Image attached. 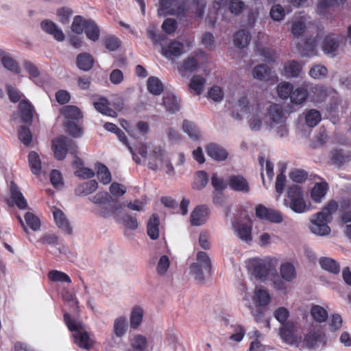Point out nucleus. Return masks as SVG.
Masks as SVG:
<instances>
[{"label": "nucleus", "mask_w": 351, "mask_h": 351, "mask_svg": "<svg viewBox=\"0 0 351 351\" xmlns=\"http://www.w3.org/2000/svg\"><path fill=\"white\" fill-rule=\"evenodd\" d=\"M25 220L27 225L34 231H37L40 228V219L34 213L27 212L25 214Z\"/></svg>", "instance_id": "bf43d9fd"}, {"label": "nucleus", "mask_w": 351, "mask_h": 351, "mask_svg": "<svg viewBox=\"0 0 351 351\" xmlns=\"http://www.w3.org/2000/svg\"><path fill=\"white\" fill-rule=\"evenodd\" d=\"M248 268L256 278L265 280L269 274L271 264L261 258H254L250 260Z\"/></svg>", "instance_id": "1a4fd4ad"}, {"label": "nucleus", "mask_w": 351, "mask_h": 351, "mask_svg": "<svg viewBox=\"0 0 351 351\" xmlns=\"http://www.w3.org/2000/svg\"><path fill=\"white\" fill-rule=\"evenodd\" d=\"M182 130L191 138L197 140L201 136L200 132L198 128L197 127L195 123L191 121L186 119L183 121Z\"/></svg>", "instance_id": "a19ab883"}, {"label": "nucleus", "mask_w": 351, "mask_h": 351, "mask_svg": "<svg viewBox=\"0 0 351 351\" xmlns=\"http://www.w3.org/2000/svg\"><path fill=\"white\" fill-rule=\"evenodd\" d=\"M51 149L54 157L58 160L65 158L67 152L76 156L77 154V146L75 141L64 136H60L52 141Z\"/></svg>", "instance_id": "423d86ee"}, {"label": "nucleus", "mask_w": 351, "mask_h": 351, "mask_svg": "<svg viewBox=\"0 0 351 351\" xmlns=\"http://www.w3.org/2000/svg\"><path fill=\"white\" fill-rule=\"evenodd\" d=\"M302 66L295 60L288 61L284 66L285 75L288 77H299Z\"/></svg>", "instance_id": "473e14b6"}, {"label": "nucleus", "mask_w": 351, "mask_h": 351, "mask_svg": "<svg viewBox=\"0 0 351 351\" xmlns=\"http://www.w3.org/2000/svg\"><path fill=\"white\" fill-rule=\"evenodd\" d=\"M302 56L311 57L317 54L316 40L315 38H306L303 47L298 46Z\"/></svg>", "instance_id": "7c9ffc66"}, {"label": "nucleus", "mask_w": 351, "mask_h": 351, "mask_svg": "<svg viewBox=\"0 0 351 351\" xmlns=\"http://www.w3.org/2000/svg\"><path fill=\"white\" fill-rule=\"evenodd\" d=\"M95 60L93 57L88 53H81L76 58V65L82 71H88L94 65Z\"/></svg>", "instance_id": "b1692460"}, {"label": "nucleus", "mask_w": 351, "mask_h": 351, "mask_svg": "<svg viewBox=\"0 0 351 351\" xmlns=\"http://www.w3.org/2000/svg\"><path fill=\"white\" fill-rule=\"evenodd\" d=\"M19 138L25 145H29L32 139V132L27 126L22 125L19 129Z\"/></svg>", "instance_id": "680f3d73"}, {"label": "nucleus", "mask_w": 351, "mask_h": 351, "mask_svg": "<svg viewBox=\"0 0 351 351\" xmlns=\"http://www.w3.org/2000/svg\"><path fill=\"white\" fill-rule=\"evenodd\" d=\"M323 341L322 333L319 331H310L304 339L306 346L309 349H315Z\"/></svg>", "instance_id": "c756f323"}, {"label": "nucleus", "mask_w": 351, "mask_h": 351, "mask_svg": "<svg viewBox=\"0 0 351 351\" xmlns=\"http://www.w3.org/2000/svg\"><path fill=\"white\" fill-rule=\"evenodd\" d=\"M127 329L128 322L125 317L121 316L114 320L113 330L117 337H123L125 334Z\"/></svg>", "instance_id": "8fccbe9b"}, {"label": "nucleus", "mask_w": 351, "mask_h": 351, "mask_svg": "<svg viewBox=\"0 0 351 351\" xmlns=\"http://www.w3.org/2000/svg\"><path fill=\"white\" fill-rule=\"evenodd\" d=\"M159 217L157 215L153 214L147 224V234L153 240L157 239L159 237Z\"/></svg>", "instance_id": "cd10ccee"}, {"label": "nucleus", "mask_w": 351, "mask_h": 351, "mask_svg": "<svg viewBox=\"0 0 351 351\" xmlns=\"http://www.w3.org/2000/svg\"><path fill=\"white\" fill-rule=\"evenodd\" d=\"M340 216L343 223L351 222V197L343 199L340 202Z\"/></svg>", "instance_id": "f704fd0d"}, {"label": "nucleus", "mask_w": 351, "mask_h": 351, "mask_svg": "<svg viewBox=\"0 0 351 351\" xmlns=\"http://www.w3.org/2000/svg\"><path fill=\"white\" fill-rule=\"evenodd\" d=\"M19 111L21 121L25 123L31 124L34 111L33 105L27 100H22L19 104Z\"/></svg>", "instance_id": "dca6fc26"}, {"label": "nucleus", "mask_w": 351, "mask_h": 351, "mask_svg": "<svg viewBox=\"0 0 351 351\" xmlns=\"http://www.w3.org/2000/svg\"><path fill=\"white\" fill-rule=\"evenodd\" d=\"M48 278L52 282L71 283V279L66 274L58 270L49 271L48 273Z\"/></svg>", "instance_id": "13d9d810"}, {"label": "nucleus", "mask_w": 351, "mask_h": 351, "mask_svg": "<svg viewBox=\"0 0 351 351\" xmlns=\"http://www.w3.org/2000/svg\"><path fill=\"white\" fill-rule=\"evenodd\" d=\"M0 61L2 65L12 73L14 74H19L21 73V68L17 61L1 49Z\"/></svg>", "instance_id": "f3484780"}, {"label": "nucleus", "mask_w": 351, "mask_h": 351, "mask_svg": "<svg viewBox=\"0 0 351 351\" xmlns=\"http://www.w3.org/2000/svg\"><path fill=\"white\" fill-rule=\"evenodd\" d=\"M53 215L56 225L65 233L70 234L72 232V228L70 226L64 213L60 209H55Z\"/></svg>", "instance_id": "5701e85b"}, {"label": "nucleus", "mask_w": 351, "mask_h": 351, "mask_svg": "<svg viewBox=\"0 0 351 351\" xmlns=\"http://www.w3.org/2000/svg\"><path fill=\"white\" fill-rule=\"evenodd\" d=\"M328 73L326 67L322 65H315L309 71V75L314 79H321Z\"/></svg>", "instance_id": "774afa93"}, {"label": "nucleus", "mask_w": 351, "mask_h": 351, "mask_svg": "<svg viewBox=\"0 0 351 351\" xmlns=\"http://www.w3.org/2000/svg\"><path fill=\"white\" fill-rule=\"evenodd\" d=\"M209 216V209L205 205L196 206L191 212L190 222L192 226H199L204 224Z\"/></svg>", "instance_id": "f8f14e48"}, {"label": "nucleus", "mask_w": 351, "mask_h": 351, "mask_svg": "<svg viewBox=\"0 0 351 351\" xmlns=\"http://www.w3.org/2000/svg\"><path fill=\"white\" fill-rule=\"evenodd\" d=\"M295 324L293 322L289 321L282 324L279 335L283 341L289 344H293L295 341L294 331Z\"/></svg>", "instance_id": "a211bd4d"}, {"label": "nucleus", "mask_w": 351, "mask_h": 351, "mask_svg": "<svg viewBox=\"0 0 351 351\" xmlns=\"http://www.w3.org/2000/svg\"><path fill=\"white\" fill-rule=\"evenodd\" d=\"M338 209V203L334 200H330L322 210L313 216L310 226L311 231L319 236H326L330 234V228L328 223L332 219V215Z\"/></svg>", "instance_id": "f257e3e1"}, {"label": "nucleus", "mask_w": 351, "mask_h": 351, "mask_svg": "<svg viewBox=\"0 0 351 351\" xmlns=\"http://www.w3.org/2000/svg\"><path fill=\"white\" fill-rule=\"evenodd\" d=\"M72 14L73 10L69 8L63 7L57 10V16L60 22L62 24L69 23Z\"/></svg>", "instance_id": "69168bd1"}, {"label": "nucleus", "mask_w": 351, "mask_h": 351, "mask_svg": "<svg viewBox=\"0 0 351 351\" xmlns=\"http://www.w3.org/2000/svg\"><path fill=\"white\" fill-rule=\"evenodd\" d=\"M80 121H64V126L69 134L73 137H80L83 134V129L80 124Z\"/></svg>", "instance_id": "49530a36"}, {"label": "nucleus", "mask_w": 351, "mask_h": 351, "mask_svg": "<svg viewBox=\"0 0 351 351\" xmlns=\"http://www.w3.org/2000/svg\"><path fill=\"white\" fill-rule=\"evenodd\" d=\"M206 83V79L200 75H195L191 79L189 88L194 92L195 95H200Z\"/></svg>", "instance_id": "79ce46f5"}, {"label": "nucleus", "mask_w": 351, "mask_h": 351, "mask_svg": "<svg viewBox=\"0 0 351 351\" xmlns=\"http://www.w3.org/2000/svg\"><path fill=\"white\" fill-rule=\"evenodd\" d=\"M197 260L199 263H193L191 265V273L195 276V278L199 281L204 280L202 267L208 273L211 271V261L205 252H199L197 254Z\"/></svg>", "instance_id": "6e6552de"}, {"label": "nucleus", "mask_w": 351, "mask_h": 351, "mask_svg": "<svg viewBox=\"0 0 351 351\" xmlns=\"http://www.w3.org/2000/svg\"><path fill=\"white\" fill-rule=\"evenodd\" d=\"M89 200L95 204L99 205L95 210V213L101 217L108 218L114 215L117 218V211L122 208V205L119 204L117 200H114L108 192L100 191Z\"/></svg>", "instance_id": "f03ea898"}, {"label": "nucleus", "mask_w": 351, "mask_h": 351, "mask_svg": "<svg viewBox=\"0 0 351 351\" xmlns=\"http://www.w3.org/2000/svg\"><path fill=\"white\" fill-rule=\"evenodd\" d=\"M308 93L307 90L303 87H298L295 90L293 89L290 99L291 103L294 104H302L308 98Z\"/></svg>", "instance_id": "ea45409f"}, {"label": "nucleus", "mask_w": 351, "mask_h": 351, "mask_svg": "<svg viewBox=\"0 0 351 351\" xmlns=\"http://www.w3.org/2000/svg\"><path fill=\"white\" fill-rule=\"evenodd\" d=\"M206 153L208 156L217 161L225 160L228 155L225 149L215 143L208 145Z\"/></svg>", "instance_id": "aec40b11"}, {"label": "nucleus", "mask_w": 351, "mask_h": 351, "mask_svg": "<svg viewBox=\"0 0 351 351\" xmlns=\"http://www.w3.org/2000/svg\"><path fill=\"white\" fill-rule=\"evenodd\" d=\"M147 339L141 335H136L132 341L131 345L134 350L143 351L147 347Z\"/></svg>", "instance_id": "e2e57ef3"}, {"label": "nucleus", "mask_w": 351, "mask_h": 351, "mask_svg": "<svg viewBox=\"0 0 351 351\" xmlns=\"http://www.w3.org/2000/svg\"><path fill=\"white\" fill-rule=\"evenodd\" d=\"M255 212L256 217L263 221L274 223H280L283 221V215L280 211L267 208L263 204L256 206Z\"/></svg>", "instance_id": "9d476101"}, {"label": "nucleus", "mask_w": 351, "mask_h": 351, "mask_svg": "<svg viewBox=\"0 0 351 351\" xmlns=\"http://www.w3.org/2000/svg\"><path fill=\"white\" fill-rule=\"evenodd\" d=\"M339 47V41L338 38L332 34L324 38L322 47L325 53L335 56Z\"/></svg>", "instance_id": "412c9836"}, {"label": "nucleus", "mask_w": 351, "mask_h": 351, "mask_svg": "<svg viewBox=\"0 0 351 351\" xmlns=\"http://www.w3.org/2000/svg\"><path fill=\"white\" fill-rule=\"evenodd\" d=\"M208 182V175L204 171H198L194 178L193 188L197 190L204 189Z\"/></svg>", "instance_id": "603ef678"}, {"label": "nucleus", "mask_w": 351, "mask_h": 351, "mask_svg": "<svg viewBox=\"0 0 351 351\" xmlns=\"http://www.w3.org/2000/svg\"><path fill=\"white\" fill-rule=\"evenodd\" d=\"M97 170V177L99 181L104 184H109L111 180V173L108 167L102 163H97L96 165Z\"/></svg>", "instance_id": "3c124183"}, {"label": "nucleus", "mask_w": 351, "mask_h": 351, "mask_svg": "<svg viewBox=\"0 0 351 351\" xmlns=\"http://www.w3.org/2000/svg\"><path fill=\"white\" fill-rule=\"evenodd\" d=\"M268 114L270 118L271 125L273 126L278 123H282L287 119L286 112L280 104H271L268 109Z\"/></svg>", "instance_id": "4468645a"}, {"label": "nucleus", "mask_w": 351, "mask_h": 351, "mask_svg": "<svg viewBox=\"0 0 351 351\" xmlns=\"http://www.w3.org/2000/svg\"><path fill=\"white\" fill-rule=\"evenodd\" d=\"M103 43L106 49L110 51H115L120 47L121 41L114 35H108L104 38Z\"/></svg>", "instance_id": "5fc2aeb1"}, {"label": "nucleus", "mask_w": 351, "mask_h": 351, "mask_svg": "<svg viewBox=\"0 0 351 351\" xmlns=\"http://www.w3.org/2000/svg\"><path fill=\"white\" fill-rule=\"evenodd\" d=\"M40 28L45 33L53 36V37L58 42L64 40V34L57 25L52 21L45 19L40 23Z\"/></svg>", "instance_id": "ddd939ff"}, {"label": "nucleus", "mask_w": 351, "mask_h": 351, "mask_svg": "<svg viewBox=\"0 0 351 351\" xmlns=\"http://www.w3.org/2000/svg\"><path fill=\"white\" fill-rule=\"evenodd\" d=\"M230 0H214L213 1V9L214 10L213 16L208 15L206 18V22L211 27H213L216 23V15L220 10H226L229 8Z\"/></svg>", "instance_id": "4be33fe9"}, {"label": "nucleus", "mask_w": 351, "mask_h": 351, "mask_svg": "<svg viewBox=\"0 0 351 351\" xmlns=\"http://www.w3.org/2000/svg\"><path fill=\"white\" fill-rule=\"evenodd\" d=\"M331 160L333 164L341 166L350 160V156L344 155L341 150L335 149L331 152Z\"/></svg>", "instance_id": "052dcab7"}, {"label": "nucleus", "mask_w": 351, "mask_h": 351, "mask_svg": "<svg viewBox=\"0 0 351 351\" xmlns=\"http://www.w3.org/2000/svg\"><path fill=\"white\" fill-rule=\"evenodd\" d=\"M64 321L69 330L76 332L73 335L75 343L80 348L89 350L92 347V344L90 343L88 333L86 331H82L83 330L82 324L73 319L68 313L64 314Z\"/></svg>", "instance_id": "39448f33"}, {"label": "nucleus", "mask_w": 351, "mask_h": 351, "mask_svg": "<svg viewBox=\"0 0 351 351\" xmlns=\"http://www.w3.org/2000/svg\"><path fill=\"white\" fill-rule=\"evenodd\" d=\"M328 191V184L326 182L316 183L311 192V197L315 202H320Z\"/></svg>", "instance_id": "72a5a7b5"}, {"label": "nucleus", "mask_w": 351, "mask_h": 351, "mask_svg": "<svg viewBox=\"0 0 351 351\" xmlns=\"http://www.w3.org/2000/svg\"><path fill=\"white\" fill-rule=\"evenodd\" d=\"M293 88V85L291 83L287 82H281L277 87L278 95L282 99L290 98Z\"/></svg>", "instance_id": "4d7b16f0"}, {"label": "nucleus", "mask_w": 351, "mask_h": 351, "mask_svg": "<svg viewBox=\"0 0 351 351\" xmlns=\"http://www.w3.org/2000/svg\"><path fill=\"white\" fill-rule=\"evenodd\" d=\"M251 40L250 33L245 29H241L237 32L234 37V44L239 48L246 47Z\"/></svg>", "instance_id": "2f4dec72"}, {"label": "nucleus", "mask_w": 351, "mask_h": 351, "mask_svg": "<svg viewBox=\"0 0 351 351\" xmlns=\"http://www.w3.org/2000/svg\"><path fill=\"white\" fill-rule=\"evenodd\" d=\"M321 119L320 112L315 109H311L306 113L305 121L308 127L313 128L316 126Z\"/></svg>", "instance_id": "864d4df0"}, {"label": "nucleus", "mask_w": 351, "mask_h": 351, "mask_svg": "<svg viewBox=\"0 0 351 351\" xmlns=\"http://www.w3.org/2000/svg\"><path fill=\"white\" fill-rule=\"evenodd\" d=\"M10 198L5 200L8 206L12 207L15 205L21 210L26 209L28 207L27 200L17 184L13 181L10 184Z\"/></svg>", "instance_id": "9b49d317"}, {"label": "nucleus", "mask_w": 351, "mask_h": 351, "mask_svg": "<svg viewBox=\"0 0 351 351\" xmlns=\"http://www.w3.org/2000/svg\"><path fill=\"white\" fill-rule=\"evenodd\" d=\"M28 162L32 172L35 175H40L41 169V162L39 155L32 151L29 153Z\"/></svg>", "instance_id": "de8ad7c7"}, {"label": "nucleus", "mask_w": 351, "mask_h": 351, "mask_svg": "<svg viewBox=\"0 0 351 351\" xmlns=\"http://www.w3.org/2000/svg\"><path fill=\"white\" fill-rule=\"evenodd\" d=\"M271 298L267 290L261 287H256L254 295V301L258 307L266 306L270 302Z\"/></svg>", "instance_id": "c85d7f7f"}, {"label": "nucleus", "mask_w": 351, "mask_h": 351, "mask_svg": "<svg viewBox=\"0 0 351 351\" xmlns=\"http://www.w3.org/2000/svg\"><path fill=\"white\" fill-rule=\"evenodd\" d=\"M311 315L317 322H325L328 318V312L319 305H313L311 309Z\"/></svg>", "instance_id": "6e6d98bb"}, {"label": "nucleus", "mask_w": 351, "mask_h": 351, "mask_svg": "<svg viewBox=\"0 0 351 351\" xmlns=\"http://www.w3.org/2000/svg\"><path fill=\"white\" fill-rule=\"evenodd\" d=\"M123 224L128 229L134 230L138 228V223L136 217L125 213L122 217Z\"/></svg>", "instance_id": "0e129e2a"}, {"label": "nucleus", "mask_w": 351, "mask_h": 351, "mask_svg": "<svg viewBox=\"0 0 351 351\" xmlns=\"http://www.w3.org/2000/svg\"><path fill=\"white\" fill-rule=\"evenodd\" d=\"M147 87L148 91L154 95H160L164 90V86L161 81L154 76H151L147 79Z\"/></svg>", "instance_id": "4c0bfd02"}, {"label": "nucleus", "mask_w": 351, "mask_h": 351, "mask_svg": "<svg viewBox=\"0 0 351 351\" xmlns=\"http://www.w3.org/2000/svg\"><path fill=\"white\" fill-rule=\"evenodd\" d=\"M287 193V197L284 200L286 206L296 213H303L309 210L304 198V191L300 186H289Z\"/></svg>", "instance_id": "20e7f679"}, {"label": "nucleus", "mask_w": 351, "mask_h": 351, "mask_svg": "<svg viewBox=\"0 0 351 351\" xmlns=\"http://www.w3.org/2000/svg\"><path fill=\"white\" fill-rule=\"evenodd\" d=\"M71 30L77 34L84 32L87 38L95 42L100 36V29L97 23L92 19H86L80 15L75 16L71 25Z\"/></svg>", "instance_id": "7ed1b4c3"}, {"label": "nucleus", "mask_w": 351, "mask_h": 351, "mask_svg": "<svg viewBox=\"0 0 351 351\" xmlns=\"http://www.w3.org/2000/svg\"><path fill=\"white\" fill-rule=\"evenodd\" d=\"M184 45L179 41H171L168 45L167 49H162V54L168 58L171 57H178L183 52Z\"/></svg>", "instance_id": "bb28decb"}, {"label": "nucleus", "mask_w": 351, "mask_h": 351, "mask_svg": "<svg viewBox=\"0 0 351 351\" xmlns=\"http://www.w3.org/2000/svg\"><path fill=\"white\" fill-rule=\"evenodd\" d=\"M228 184L230 188L234 191L247 193L250 189L247 180L241 175L230 176Z\"/></svg>", "instance_id": "2eb2a0df"}, {"label": "nucleus", "mask_w": 351, "mask_h": 351, "mask_svg": "<svg viewBox=\"0 0 351 351\" xmlns=\"http://www.w3.org/2000/svg\"><path fill=\"white\" fill-rule=\"evenodd\" d=\"M98 188V184L96 180H90L80 185L75 192L78 195H87L95 192Z\"/></svg>", "instance_id": "a18cd8bd"}, {"label": "nucleus", "mask_w": 351, "mask_h": 351, "mask_svg": "<svg viewBox=\"0 0 351 351\" xmlns=\"http://www.w3.org/2000/svg\"><path fill=\"white\" fill-rule=\"evenodd\" d=\"M281 277L286 281L290 282L295 278L296 271L293 264L285 263L281 265L280 268Z\"/></svg>", "instance_id": "c03bdc74"}, {"label": "nucleus", "mask_w": 351, "mask_h": 351, "mask_svg": "<svg viewBox=\"0 0 351 351\" xmlns=\"http://www.w3.org/2000/svg\"><path fill=\"white\" fill-rule=\"evenodd\" d=\"M62 114L64 117L65 121H81L83 118L80 109L74 106H65L61 110Z\"/></svg>", "instance_id": "a878e982"}, {"label": "nucleus", "mask_w": 351, "mask_h": 351, "mask_svg": "<svg viewBox=\"0 0 351 351\" xmlns=\"http://www.w3.org/2000/svg\"><path fill=\"white\" fill-rule=\"evenodd\" d=\"M162 104L166 110L171 113H175L180 110V101L176 97L171 94H168L163 97Z\"/></svg>", "instance_id": "c9c22d12"}, {"label": "nucleus", "mask_w": 351, "mask_h": 351, "mask_svg": "<svg viewBox=\"0 0 351 351\" xmlns=\"http://www.w3.org/2000/svg\"><path fill=\"white\" fill-rule=\"evenodd\" d=\"M319 263L322 269L330 273L337 274L340 271L339 264L332 258L322 257L319 259Z\"/></svg>", "instance_id": "e433bc0d"}, {"label": "nucleus", "mask_w": 351, "mask_h": 351, "mask_svg": "<svg viewBox=\"0 0 351 351\" xmlns=\"http://www.w3.org/2000/svg\"><path fill=\"white\" fill-rule=\"evenodd\" d=\"M199 67L197 59L195 56H189L178 66V71L182 76H185L188 73L195 71Z\"/></svg>", "instance_id": "6ab92c4d"}, {"label": "nucleus", "mask_w": 351, "mask_h": 351, "mask_svg": "<svg viewBox=\"0 0 351 351\" xmlns=\"http://www.w3.org/2000/svg\"><path fill=\"white\" fill-rule=\"evenodd\" d=\"M144 316V311L138 305L134 306L130 316V326L132 329H137L141 324Z\"/></svg>", "instance_id": "393cba45"}, {"label": "nucleus", "mask_w": 351, "mask_h": 351, "mask_svg": "<svg viewBox=\"0 0 351 351\" xmlns=\"http://www.w3.org/2000/svg\"><path fill=\"white\" fill-rule=\"evenodd\" d=\"M271 70L265 64H259L253 69L252 74L254 78L259 80L267 81L269 79Z\"/></svg>", "instance_id": "09e8293b"}, {"label": "nucleus", "mask_w": 351, "mask_h": 351, "mask_svg": "<svg viewBox=\"0 0 351 351\" xmlns=\"http://www.w3.org/2000/svg\"><path fill=\"white\" fill-rule=\"evenodd\" d=\"M269 14L271 18L276 21H282L285 16L284 8L279 4L273 5Z\"/></svg>", "instance_id": "338daca9"}, {"label": "nucleus", "mask_w": 351, "mask_h": 351, "mask_svg": "<svg viewBox=\"0 0 351 351\" xmlns=\"http://www.w3.org/2000/svg\"><path fill=\"white\" fill-rule=\"evenodd\" d=\"M234 227L241 239L247 242L252 241V226L250 223H239Z\"/></svg>", "instance_id": "37998d69"}, {"label": "nucleus", "mask_w": 351, "mask_h": 351, "mask_svg": "<svg viewBox=\"0 0 351 351\" xmlns=\"http://www.w3.org/2000/svg\"><path fill=\"white\" fill-rule=\"evenodd\" d=\"M95 108L103 114L114 117L117 113L108 106V101L105 97H100L97 101L94 102Z\"/></svg>", "instance_id": "58836bf2"}, {"label": "nucleus", "mask_w": 351, "mask_h": 351, "mask_svg": "<svg viewBox=\"0 0 351 351\" xmlns=\"http://www.w3.org/2000/svg\"><path fill=\"white\" fill-rule=\"evenodd\" d=\"M185 7L184 3H179L176 0H160L158 15L160 16H184Z\"/></svg>", "instance_id": "0eeeda50"}]
</instances>
